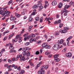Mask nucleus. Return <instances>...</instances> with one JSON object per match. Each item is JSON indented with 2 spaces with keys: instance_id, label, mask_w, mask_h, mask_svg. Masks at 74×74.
Wrapping results in <instances>:
<instances>
[{
  "instance_id": "nucleus-15",
  "label": "nucleus",
  "mask_w": 74,
  "mask_h": 74,
  "mask_svg": "<svg viewBox=\"0 0 74 74\" xmlns=\"http://www.w3.org/2000/svg\"><path fill=\"white\" fill-rule=\"evenodd\" d=\"M44 71H39L38 72V74H44Z\"/></svg>"
},
{
  "instance_id": "nucleus-44",
  "label": "nucleus",
  "mask_w": 74,
  "mask_h": 74,
  "mask_svg": "<svg viewBox=\"0 0 74 74\" xmlns=\"http://www.w3.org/2000/svg\"><path fill=\"white\" fill-rule=\"evenodd\" d=\"M40 66V65L39 63V64H37V66L36 67V69H37L38 67H39Z\"/></svg>"
},
{
  "instance_id": "nucleus-27",
  "label": "nucleus",
  "mask_w": 74,
  "mask_h": 74,
  "mask_svg": "<svg viewBox=\"0 0 74 74\" xmlns=\"http://www.w3.org/2000/svg\"><path fill=\"white\" fill-rule=\"evenodd\" d=\"M70 5H65V10H66V8H68L69 7Z\"/></svg>"
},
{
  "instance_id": "nucleus-24",
  "label": "nucleus",
  "mask_w": 74,
  "mask_h": 74,
  "mask_svg": "<svg viewBox=\"0 0 74 74\" xmlns=\"http://www.w3.org/2000/svg\"><path fill=\"white\" fill-rule=\"evenodd\" d=\"M21 15L20 14H18V13H17V14H16V16L17 17V18H19V17H20L21 16Z\"/></svg>"
},
{
  "instance_id": "nucleus-22",
  "label": "nucleus",
  "mask_w": 74,
  "mask_h": 74,
  "mask_svg": "<svg viewBox=\"0 0 74 74\" xmlns=\"http://www.w3.org/2000/svg\"><path fill=\"white\" fill-rule=\"evenodd\" d=\"M33 26H30L29 27L28 31L29 32H30L31 30V29L32 28Z\"/></svg>"
},
{
  "instance_id": "nucleus-52",
  "label": "nucleus",
  "mask_w": 74,
  "mask_h": 74,
  "mask_svg": "<svg viewBox=\"0 0 74 74\" xmlns=\"http://www.w3.org/2000/svg\"><path fill=\"white\" fill-rule=\"evenodd\" d=\"M30 37V36H27V40L29 39Z\"/></svg>"
},
{
  "instance_id": "nucleus-14",
  "label": "nucleus",
  "mask_w": 74,
  "mask_h": 74,
  "mask_svg": "<svg viewBox=\"0 0 74 74\" xmlns=\"http://www.w3.org/2000/svg\"><path fill=\"white\" fill-rule=\"evenodd\" d=\"M57 3L56 1V0H54L52 2V4L53 5H56Z\"/></svg>"
},
{
  "instance_id": "nucleus-32",
  "label": "nucleus",
  "mask_w": 74,
  "mask_h": 74,
  "mask_svg": "<svg viewBox=\"0 0 74 74\" xmlns=\"http://www.w3.org/2000/svg\"><path fill=\"white\" fill-rule=\"evenodd\" d=\"M37 8V5H34L33 6V8Z\"/></svg>"
},
{
  "instance_id": "nucleus-37",
  "label": "nucleus",
  "mask_w": 74,
  "mask_h": 74,
  "mask_svg": "<svg viewBox=\"0 0 74 74\" xmlns=\"http://www.w3.org/2000/svg\"><path fill=\"white\" fill-rule=\"evenodd\" d=\"M6 14V15H5L4 16V17H3V18H2V19H3V20H4V19L5 18V16H8V15H7Z\"/></svg>"
},
{
  "instance_id": "nucleus-11",
  "label": "nucleus",
  "mask_w": 74,
  "mask_h": 74,
  "mask_svg": "<svg viewBox=\"0 0 74 74\" xmlns=\"http://www.w3.org/2000/svg\"><path fill=\"white\" fill-rule=\"evenodd\" d=\"M64 12H68V11H67V10H66L65 8V6H64V9L63 10H62V11H61V14H63Z\"/></svg>"
},
{
  "instance_id": "nucleus-16",
  "label": "nucleus",
  "mask_w": 74,
  "mask_h": 74,
  "mask_svg": "<svg viewBox=\"0 0 74 74\" xmlns=\"http://www.w3.org/2000/svg\"><path fill=\"white\" fill-rule=\"evenodd\" d=\"M63 5V4L62 3H60L58 4V6L60 8H61L62 7Z\"/></svg>"
},
{
  "instance_id": "nucleus-41",
  "label": "nucleus",
  "mask_w": 74,
  "mask_h": 74,
  "mask_svg": "<svg viewBox=\"0 0 74 74\" xmlns=\"http://www.w3.org/2000/svg\"><path fill=\"white\" fill-rule=\"evenodd\" d=\"M69 4L70 5H72L73 4H74V3L73 2V1H71L69 3Z\"/></svg>"
},
{
  "instance_id": "nucleus-12",
  "label": "nucleus",
  "mask_w": 74,
  "mask_h": 74,
  "mask_svg": "<svg viewBox=\"0 0 74 74\" xmlns=\"http://www.w3.org/2000/svg\"><path fill=\"white\" fill-rule=\"evenodd\" d=\"M45 4L44 6V8H46L49 5V3H48V1H45Z\"/></svg>"
},
{
  "instance_id": "nucleus-5",
  "label": "nucleus",
  "mask_w": 74,
  "mask_h": 74,
  "mask_svg": "<svg viewBox=\"0 0 74 74\" xmlns=\"http://www.w3.org/2000/svg\"><path fill=\"white\" fill-rule=\"evenodd\" d=\"M42 47H45V48H50L51 46L49 45H47L46 42H44L42 45Z\"/></svg>"
},
{
  "instance_id": "nucleus-1",
  "label": "nucleus",
  "mask_w": 74,
  "mask_h": 74,
  "mask_svg": "<svg viewBox=\"0 0 74 74\" xmlns=\"http://www.w3.org/2000/svg\"><path fill=\"white\" fill-rule=\"evenodd\" d=\"M6 8H3V10H5V13H3V10H1L0 11V14H1V16L3 17L6 14L7 15H9L10 14V12L8 11V10H6Z\"/></svg>"
},
{
  "instance_id": "nucleus-31",
  "label": "nucleus",
  "mask_w": 74,
  "mask_h": 74,
  "mask_svg": "<svg viewBox=\"0 0 74 74\" xmlns=\"http://www.w3.org/2000/svg\"><path fill=\"white\" fill-rule=\"evenodd\" d=\"M23 51V55H26V54H27L26 51Z\"/></svg>"
},
{
  "instance_id": "nucleus-38",
  "label": "nucleus",
  "mask_w": 74,
  "mask_h": 74,
  "mask_svg": "<svg viewBox=\"0 0 74 74\" xmlns=\"http://www.w3.org/2000/svg\"><path fill=\"white\" fill-rule=\"evenodd\" d=\"M30 65L31 66H34V64H33V62H30Z\"/></svg>"
},
{
  "instance_id": "nucleus-47",
  "label": "nucleus",
  "mask_w": 74,
  "mask_h": 74,
  "mask_svg": "<svg viewBox=\"0 0 74 74\" xmlns=\"http://www.w3.org/2000/svg\"><path fill=\"white\" fill-rule=\"evenodd\" d=\"M41 42V40H40V41L38 40V41H37V44H40Z\"/></svg>"
},
{
  "instance_id": "nucleus-59",
  "label": "nucleus",
  "mask_w": 74,
  "mask_h": 74,
  "mask_svg": "<svg viewBox=\"0 0 74 74\" xmlns=\"http://www.w3.org/2000/svg\"><path fill=\"white\" fill-rule=\"evenodd\" d=\"M54 23L55 24H57V23H58V21H56V22H54Z\"/></svg>"
},
{
  "instance_id": "nucleus-50",
  "label": "nucleus",
  "mask_w": 74,
  "mask_h": 74,
  "mask_svg": "<svg viewBox=\"0 0 74 74\" xmlns=\"http://www.w3.org/2000/svg\"><path fill=\"white\" fill-rule=\"evenodd\" d=\"M65 12V13H64V15H65V16H66V15H67V12Z\"/></svg>"
},
{
  "instance_id": "nucleus-63",
  "label": "nucleus",
  "mask_w": 74,
  "mask_h": 74,
  "mask_svg": "<svg viewBox=\"0 0 74 74\" xmlns=\"http://www.w3.org/2000/svg\"><path fill=\"white\" fill-rule=\"evenodd\" d=\"M59 15H58V14H57L56 18H59Z\"/></svg>"
},
{
  "instance_id": "nucleus-55",
  "label": "nucleus",
  "mask_w": 74,
  "mask_h": 74,
  "mask_svg": "<svg viewBox=\"0 0 74 74\" xmlns=\"http://www.w3.org/2000/svg\"><path fill=\"white\" fill-rule=\"evenodd\" d=\"M59 33L58 32H56L55 33V34L56 35H59Z\"/></svg>"
},
{
  "instance_id": "nucleus-58",
  "label": "nucleus",
  "mask_w": 74,
  "mask_h": 74,
  "mask_svg": "<svg viewBox=\"0 0 74 74\" xmlns=\"http://www.w3.org/2000/svg\"><path fill=\"white\" fill-rule=\"evenodd\" d=\"M69 74V72H67V71H65V72L64 74Z\"/></svg>"
},
{
  "instance_id": "nucleus-13",
  "label": "nucleus",
  "mask_w": 74,
  "mask_h": 74,
  "mask_svg": "<svg viewBox=\"0 0 74 74\" xmlns=\"http://www.w3.org/2000/svg\"><path fill=\"white\" fill-rule=\"evenodd\" d=\"M36 40V38H31L29 39V41L30 42H32L33 41H35Z\"/></svg>"
},
{
  "instance_id": "nucleus-23",
  "label": "nucleus",
  "mask_w": 74,
  "mask_h": 74,
  "mask_svg": "<svg viewBox=\"0 0 74 74\" xmlns=\"http://www.w3.org/2000/svg\"><path fill=\"white\" fill-rule=\"evenodd\" d=\"M14 33H12V34H10V35L9 37V39H10L11 37H12L13 36H14Z\"/></svg>"
},
{
  "instance_id": "nucleus-43",
  "label": "nucleus",
  "mask_w": 74,
  "mask_h": 74,
  "mask_svg": "<svg viewBox=\"0 0 74 74\" xmlns=\"http://www.w3.org/2000/svg\"><path fill=\"white\" fill-rule=\"evenodd\" d=\"M20 71H21L22 74H23V73L25 72V71L23 70H21Z\"/></svg>"
},
{
  "instance_id": "nucleus-53",
  "label": "nucleus",
  "mask_w": 74,
  "mask_h": 74,
  "mask_svg": "<svg viewBox=\"0 0 74 74\" xmlns=\"http://www.w3.org/2000/svg\"><path fill=\"white\" fill-rule=\"evenodd\" d=\"M40 36H37L36 37V39H38L39 38H40Z\"/></svg>"
},
{
  "instance_id": "nucleus-30",
  "label": "nucleus",
  "mask_w": 74,
  "mask_h": 74,
  "mask_svg": "<svg viewBox=\"0 0 74 74\" xmlns=\"http://www.w3.org/2000/svg\"><path fill=\"white\" fill-rule=\"evenodd\" d=\"M12 0H10V1H9L8 2V5H10V4H11V3H12Z\"/></svg>"
},
{
  "instance_id": "nucleus-19",
  "label": "nucleus",
  "mask_w": 74,
  "mask_h": 74,
  "mask_svg": "<svg viewBox=\"0 0 74 74\" xmlns=\"http://www.w3.org/2000/svg\"><path fill=\"white\" fill-rule=\"evenodd\" d=\"M26 59L25 58L24 56H22V58L20 59V61H22V60H25Z\"/></svg>"
},
{
  "instance_id": "nucleus-62",
  "label": "nucleus",
  "mask_w": 74,
  "mask_h": 74,
  "mask_svg": "<svg viewBox=\"0 0 74 74\" xmlns=\"http://www.w3.org/2000/svg\"><path fill=\"white\" fill-rule=\"evenodd\" d=\"M2 25L4 26H5L6 25V23H2Z\"/></svg>"
},
{
  "instance_id": "nucleus-45",
  "label": "nucleus",
  "mask_w": 74,
  "mask_h": 74,
  "mask_svg": "<svg viewBox=\"0 0 74 74\" xmlns=\"http://www.w3.org/2000/svg\"><path fill=\"white\" fill-rule=\"evenodd\" d=\"M25 29L24 28L23 29L22 31L21 32V34H22L23 33Z\"/></svg>"
},
{
  "instance_id": "nucleus-2",
  "label": "nucleus",
  "mask_w": 74,
  "mask_h": 74,
  "mask_svg": "<svg viewBox=\"0 0 74 74\" xmlns=\"http://www.w3.org/2000/svg\"><path fill=\"white\" fill-rule=\"evenodd\" d=\"M60 47V44L58 42H57L54 45L53 47V49L54 50H58Z\"/></svg>"
},
{
  "instance_id": "nucleus-42",
  "label": "nucleus",
  "mask_w": 74,
  "mask_h": 74,
  "mask_svg": "<svg viewBox=\"0 0 74 74\" xmlns=\"http://www.w3.org/2000/svg\"><path fill=\"white\" fill-rule=\"evenodd\" d=\"M36 21H39V17H36L35 18Z\"/></svg>"
},
{
  "instance_id": "nucleus-9",
  "label": "nucleus",
  "mask_w": 74,
  "mask_h": 74,
  "mask_svg": "<svg viewBox=\"0 0 74 74\" xmlns=\"http://www.w3.org/2000/svg\"><path fill=\"white\" fill-rule=\"evenodd\" d=\"M41 1L39 0L38 1V3L37 4V7H39V8H40V6L42 5V3H41Z\"/></svg>"
},
{
  "instance_id": "nucleus-61",
  "label": "nucleus",
  "mask_w": 74,
  "mask_h": 74,
  "mask_svg": "<svg viewBox=\"0 0 74 74\" xmlns=\"http://www.w3.org/2000/svg\"><path fill=\"white\" fill-rule=\"evenodd\" d=\"M2 55V51H1L0 53V56H1Z\"/></svg>"
},
{
  "instance_id": "nucleus-17",
  "label": "nucleus",
  "mask_w": 74,
  "mask_h": 74,
  "mask_svg": "<svg viewBox=\"0 0 74 74\" xmlns=\"http://www.w3.org/2000/svg\"><path fill=\"white\" fill-rule=\"evenodd\" d=\"M18 39H17L16 36V38H15L14 40V39H12V42H17L18 41Z\"/></svg>"
},
{
  "instance_id": "nucleus-18",
  "label": "nucleus",
  "mask_w": 74,
  "mask_h": 74,
  "mask_svg": "<svg viewBox=\"0 0 74 74\" xmlns=\"http://www.w3.org/2000/svg\"><path fill=\"white\" fill-rule=\"evenodd\" d=\"M10 20H11V21H13V20H16V18H15V17H12L10 18Z\"/></svg>"
},
{
  "instance_id": "nucleus-20",
  "label": "nucleus",
  "mask_w": 74,
  "mask_h": 74,
  "mask_svg": "<svg viewBox=\"0 0 74 74\" xmlns=\"http://www.w3.org/2000/svg\"><path fill=\"white\" fill-rule=\"evenodd\" d=\"M30 51H29V50H28V51H27V56H30Z\"/></svg>"
},
{
  "instance_id": "nucleus-48",
  "label": "nucleus",
  "mask_w": 74,
  "mask_h": 74,
  "mask_svg": "<svg viewBox=\"0 0 74 74\" xmlns=\"http://www.w3.org/2000/svg\"><path fill=\"white\" fill-rule=\"evenodd\" d=\"M7 37H4L3 39V40L4 41H5V40H7Z\"/></svg>"
},
{
  "instance_id": "nucleus-6",
  "label": "nucleus",
  "mask_w": 74,
  "mask_h": 74,
  "mask_svg": "<svg viewBox=\"0 0 74 74\" xmlns=\"http://www.w3.org/2000/svg\"><path fill=\"white\" fill-rule=\"evenodd\" d=\"M29 49V47H24V48H20L19 49V50H18V51L19 52V51H21L22 50V51H27V50Z\"/></svg>"
},
{
  "instance_id": "nucleus-29",
  "label": "nucleus",
  "mask_w": 74,
  "mask_h": 74,
  "mask_svg": "<svg viewBox=\"0 0 74 74\" xmlns=\"http://www.w3.org/2000/svg\"><path fill=\"white\" fill-rule=\"evenodd\" d=\"M43 6H41H41H40V8L39 9V10L41 11V10H42V9H43Z\"/></svg>"
},
{
  "instance_id": "nucleus-26",
  "label": "nucleus",
  "mask_w": 74,
  "mask_h": 74,
  "mask_svg": "<svg viewBox=\"0 0 74 74\" xmlns=\"http://www.w3.org/2000/svg\"><path fill=\"white\" fill-rule=\"evenodd\" d=\"M30 36L32 37H34L35 36V35L34 34H30Z\"/></svg>"
},
{
  "instance_id": "nucleus-39",
  "label": "nucleus",
  "mask_w": 74,
  "mask_h": 74,
  "mask_svg": "<svg viewBox=\"0 0 74 74\" xmlns=\"http://www.w3.org/2000/svg\"><path fill=\"white\" fill-rule=\"evenodd\" d=\"M15 57H13V58H12V60L14 62V61H15Z\"/></svg>"
},
{
  "instance_id": "nucleus-35",
  "label": "nucleus",
  "mask_w": 74,
  "mask_h": 74,
  "mask_svg": "<svg viewBox=\"0 0 74 74\" xmlns=\"http://www.w3.org/2000/svg\"><path fill=\"white\" fill-rule=\"evenodd\" d=\"M43 19V18L42 17H41L40 18V22H42Z\"/></svg>"
},
{
  "instance_id": "nucleus-56",
  "label": "nucleus",
  "mask_w": 74,
  "mask_h": 74,
  "mask_svg": "<svg viewBox=\"0 0 74 74\" xmlns=\"http://www.w3.org/2000/svg\"><path fill=\"white\" fill-rule=\"evenodd\" d=\"M28 33H26L25 34H24L23 35V36H26V35H28Z\"/></svg>"
},
{
  "instance_id": "nucleus-64",
  "label": "nucleus",
  "mask_w": 74,
  "mask_h": 74,
  "mask_svg": "<svg viewBox=\"0 0 74 74\" xmlns=\"http://www.w3.org/2000/svg\"><path fill=\"white\" fill-rule=\"evenodd\" d=\"M29 65H28V66H27L26 67V69H29Z\"/></svg>"
},
{
  "instance_id": "nucleus-7",
  "label": "nucleus",
  "mask_w": 74,
  "mask_h": 74,
  "mask_svg": "<svg viewBox=\"0 0 74 74\" xmlns=\"http://www.w3.org/2000/svg\"><path fill=\"white\" fill-rule=\"evenodd\" d=\"M8 45L9 47V48L11 50V49H14V47H13L12 46V44H11V43H10V42H9L8 44Z\"/></svg>"
},
{
  "instance_id": "nucleus-34",
  "label": "nucleus",
  "mask_w": 74,
  "mask_h": 74,
  "mask_svg": "<svg viewBox=\"0 0 74 74\" xmlns=\"http://www.w3.org/2000/svg\"><path fill=\"white\" fill-rule=\"evenodd\" d=\"M48 68H49L48 65H46L45 66V70H47V69H48Z\"/></svg>"
},
{
  "instance_id": "nucleus-8",
  "label": "nucleus",
  "mask_w": 74,
  "mask_h": 74,
  "mask_svg": "<svg viewBox=\"0 0 74 74\" xmlns=\"http://www.w3.org/2000/svg\"><path fill=\"white\" fill-rule=\"evenodd\" d=\"M51 53L50 52H48L47 51L45 53V55H48L49 58H51L52 56V54H50Z\"/></svg>"
},
{
  "instance_id": "nucleus-4",
  "label": "nucleus",
  "mask_w": 74,
  "mask_h": 74,
  "mask_svg": "<svg viewBox=\"0 0 74 74\" xmlns=\"http://www.w3.org/2000/svg\"><path fill=\"white\" fill-rule=\"evenodd\" d=\"M59 54H56V55H54V60L56 62H59L60 61V60L59 58H58V57H59Z\"/></svg>"
},
{
  "instance_id": "nucleus-54",
  "label": "nucleus",
  "mask_w": 74,
  "mask_h": 74,
  "mask_svg": "<svg viewBox=\"0 0 74 74\" xmlns=\"http://www.w3.org/2000/svg\"><path fill=\"white\" fill-rule=\"evenodd\" d=\"M27 39V36L25 37L24 38V40L25 41H26V40Z\"/></svg>"
},
{
  "instance_id": "nucleus-3",
  "label": "nucleus",
  "mask_w": 74,
  "mask_h": 74,
  "mask_svg": "<svg viewBox=\"0 0 74 74\" xmlns=\"http://www.w3.org/2000/svg\"><path fill=\"white\" fill-rule=\"evenodd\" d=\"M69 28L68 27H64V30L62 29H60V32L63 33H64L67 32V30H69Z\"/></svg>"
},
{
  "instance_id": "nucleus-46",
  "label": "nucleus",
  "mask_w": 74,
  "mask_h": 74,
  "mask_svg": "<svg viewBox=\"0 0 74 74\" xmlns=\"http://www.w3.org/2000/svg\"><path fill=\"white\" fill-rule=\"evenodd\" d=\"M11 66H12V65H9V66H8V67H7V68L8 69H9Z\"/></svg>"
},
{
  "instance_id": "nucleus-40",
  "label": "nucleus",
  "mask_w": 74,
  "mask_h": 74,
  "mask_svg": "<svg viewBox=\"0 0 74 74\" xmlns=\"http://www.w3.org/2000/svg\"><path fill=\"white\" fill-rule=\"evenodd\" d=\"M21 57H22L21 55H18V56H17V59L18 58H20L21 59Z\"/></svg>"
},
{
  "instance_id": "nucleus-51",
  "label": "nucleus",
  "mask_w": 74,
  "mask_h": 74,
  "mask_svg": "<svg viewBox=\"0 0 74 74\" xmlns=\"http://www.w3.org/2000/svg\"><path fill=\"white\" fill-rule=\"evenodd\" d=\"M29 44V42H26L25 44V45H28Z\"/></svg>"
},
{
  "instance_id": "nucleus-10",
  "label": "nucleus",
  "mask_w": 74,
  "mask_h": 74,
  "mask_svg": "<svg viewBox=\"0 0 74 74\" xmlns=\"http://www.w3.org/2000/svg\"><path fill=\"white\" fill-rule=\"evenodd\" d=\"M66 56L68 57V58H70L72 56V54L71 53H66Z\"/></svg>"
},
{
  "instance_id": "nucleus-36",
  "label": "nucleus",
  "mask_w": 74,
  "mask_h": 74,
  "mask_svg": "<svg viewBox=\"0 0 74 74\" xmlns=\"http://www.w3.org/2000/svg\"><path fill=\"white\" fill-rule=\"evenodd\" d=\"M9 30H6L5 32H3V34H5L6 33H9Z\"/></svg>"
},
{
  "instance_id": "nucleus-33",
  "label": "nucleus",
  "mask_w": 74,
  "mask_h": 74,
  "mask_svg": "<svg viewBox=\"0 0 74 74\" xmlns=\"http://www.w3.org/2000/svg\"><path fill=\"white\" fill-rule=\"evenodd\" d=\"M63 41H64L63 40V39H61V40H60V44H62V43H63Z\"/></svg>"
},
{
  "instance_id": "nucleus-49",
  "label": "nucleus",
  "mask_w": 74,
  "mask_h": 74,
  "mask_svg": "<svg viewBox=\"0 0 74 74\" xmlns=\"http://www.w3.org/2000/svg\"><path fill=\"white\" fill-rule=\"evenodd\" d=\"M62 26H63V24H62V23H60V24L59 27H61Z\"/></svg>"
},
{
  "instance_id": "nucleus-21",
  "label": "nucleus",
  "mask_w": 74,
  "mask_h": 74,
  "mask_svg": "<svg viewBox=\"0 0 74 74\" xmlns=\"http://www.w3.org/2000/svg\"><path fill=\"white\" fill-rule=\"evenodd\" d=\"M36 10H34L33 12H32L31 15H35V12H36Z\"/></svg>"
},
{
  "instance_id": "nucleus-60",
  "label": "nucleus",
  "mask_w": 74,
  "mask_h": 74,
  "mask_svg": "<svg viewBox=\"0 0 74 74\" xmlns=\"http://www.w3.org/2000/svg\"><path fill=\"white\" fill-rule=\"evenodd\" d=\"M39 53H40L39 51H36V54L37 55H38V54H39Z\"/></svg>"
},
{
  "instance_id": "nucleus-57",
  "label": "nucleus",
  "mask_w": 74,
  "mask_h": 74,
  "mask_svg": "<svg viewBox=\"0 0 74 74\" xmlns=\"http://www.w3.org/2000/svg\"><path fill=\"white\" fill-rule=\"evenodd\" d=\"M22 40H21V39H19V40L18 41L20 43H21V42H22Z\"/></svg>"
},
{
  "instance_id": "nucleus-25",
  "label": "nucleus",
  "mask_w": 74,
  "mask_h": 74,
  "mask_svg": "<svg viewBox=\"0 0 74 74\" xmlns=\"http://www.w3.org/2000/svg\"><path fill=\"white\" fill-rule=\"evenodd\" d=\"M32 18H31V17H29V18L28 19V21L29 22H32Z\"/></svg>"
},
{
  "instance_id": "nucleus-28",
  "label": "nucleus",
  "mask_w": 74,
  "mask_h": 74,
  "mask_svg": "<svg viewBox=\"0 0 74 74\" xmlns=\"http://www.w3.org/2000/svg\"><path fill=\"white\" fill-rule=\"evenodd\" d=\"M16 50H10V53H12V52H16Z\"/></svg>"
}]
</instances>
